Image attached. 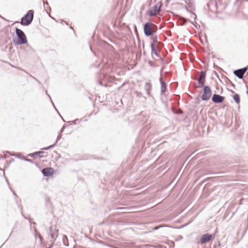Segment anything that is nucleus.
<instances>
[{
  "label": "nucleus",
  "instance_id": "1",
  "mask_svg": "<svg viewBox=\"0 0 248 248\" xmlns=\"http://www.w3.org/2000/svg\"><path fill=\"white\" fill-rule=\"evenodd\" d=\"M157 31V27L155 25L150 23H146L144 26V33L146 36H151Z\"/></svg>",
  "mask_w": 248,
  "mask_h": 248
},
{
  "label": "nucleus",
  "instance_id": "7",
  "mask_svg": "<svg viewBox=\"0 0 248 248\" xmlns=\"http://www.w3.org/2000/svg\"><path fill=\"white\" fill-rule=\"evenodd\" d=\"M214 236L212 234L206 233L203 234L201 238V243L204 244L209 242L210 240L213 239Z\"/></svg>",
  "mask_w": 248,
  "mask_h": 248
},
{
  "label": "nucleus",
  "instance_id": "9",
  "mask_svg": "<svg viewBox=\"0 0 248 248\" xmlns=\"http://www.w3.org/2000/svg\"><path fill=\"white\" fill-rule=\"evenodd\" d=\"M248 68L245 67L242 69H240L237 70H235L234 72V74L235 76L240 78H242L244 74L247 71Z\"/></svg>",
  "mask_w": 248,
  "mask_h": 248
},
{
  "label": "nucleus",
  "instance_id": "13",
  "mask_svg": "<svg viewBox=\"0 0 248 248\" xmlns=\"http://www.w3.org/2000/svg\"><path fill=\"white\" fill-rule=\"evenodd\" d=\"M166 84L165 83H162V86H161V91L162 92H164L166 90Z\"/></svg>",
  "mask_w": 248,
  "mask_h": 248
},
{
  "label": "nucleus",
  "instance_id": "3",
  "mask_svg": "<svg viewBox=\"0 0 248 248\" xmlns=\"http://www.w3.org/2000/svg\"><path fill=\"white\" fill-rule=\"evenodd\" d=\"M34 12L33 10H30L26 15L22 18L21 24L24 26L29 25L32 20Z\"/></svg>",
  "mask_w": 248,
  "mask_h": 248
},
{
  "label": "nucleus",
  "instance_id": "10",
  "mask_svg": "<svg viewBox=\"0 0 248 248\" xmlns=\"http://www.w3.org/2000/svg\"><path fill=\"white\" fill-rule=\"evenodd\" d=\"M224 99V97L217 94H214L212 97V101L215 103H221Z\"/></svg>",
  "mask_w": 248,
  "mask_h": 248
},
{
  "label": "nucleus",
  "instance_id": "14",
  "mask_svg": "<svg viewBox=\"0 0 248 248\" xmlns=\"http://www.w3.org/2000/svg\"><path fill=\"white\" fill-rule=\"evenodd\" d=\"M153 43H158L159 42L157 41V37L156 36H155L152 37Z\"/></svg>",
  "mask_w": 248,
  "mask_h": 248
},
{
  "label": "nucleus",
  "instance_id": "15",
  "mask_svg": "<svg viewBox=\"0 0 248 248\" xmlns=\"http://www.w3.org/2000/svg\"><path fill=\"white\" fill-rule=\"evenodd\" d=\"M42 152H36L35 153H33L32 154H31L30 155L31 156H33L34 155H37L38 154H40V153H41Z\"/></svg>",
  "mask_w": 248,
  "mask_h": 248
},
{
  "label": "nucleus",
  "instance_id": "8",
  "mask_svg": "<svg viewBox=\"0 0 248 248\" xmlns=\"http://www.w3.org/2000/svg\"><path fill=\"white\" fill-rule=\"evenodd\" d=\"M161 46V44L160 42L158 43H152L151 47L152 51L156 55L159 51L160 48Z\"/></svg>",
  "mask_w": 248,
  "mask_h": 248
},
{
  "label": "nucleus",
  "instance_id": "11",
  "mask_svg": "<svg viewBox=\"0 0 248 248\" xmlns=\"http://www.w3.org/2000/svg\"><path fill=\"white\" fill-rule=\"evenodd\" d=\"M198 82L201 84V87L203 86L205 82V75L202 72L201 74Z\"/></svg>",
  "mask_w": 248,
  "mask_h": 248
},
{
  "label": "nucleus",
  "instance_id": "12",
  "mask_svg": "<svg viewBox=\"0 0 248 248\" xmlns=\"http://www.w3.org/2000/svg\"><path fill=\"white\" fill-rule=\"evenodd\" d=\"M233 98L235 101V102H236L237 103H239L240 97L239 95L238 94L235 93V94H234L233 96Z\"/></svg>",
  "mask_w": 248,
  "mask_h": 248
},
{
  "label": "nucleus",
  "instance_id": "4",
  "mask_svg": "<svg viewBox=\"0 0 248 248\" xmlns=\"http://www.w3.org/2000/svg\"><path fill=\"white\" fill-rule=\"evenodd\" d=\"M160 7L161 4L160 3L155 4L153 9L147 12L148 15L150 16L158 15L160 11Z\"/></svg>",
  "mask_w": 248,
  "mask_h": 248
},
{
  "label": "nucleus",
  "instance_id": "6",
  "mask_svg": "<svg viewBox=\"0 0 248 248\" xmlns=\"http://www.w3.org/2000/svg\"><path fill=\"white\" fill-rule=\"evenodd\" d=\"M42 172L45 176H52L55 173V170L52 168H46L42 170Z\"/></svg>",
  "mask_w": 248,
  "mask_h": 248
},
{
  "label": "nucleus",
  "instance_id": "2",
  "mask_svg": "<svg viewBox=\"0 0 248 248\" xmlns=\"http://www.w3.org/2000/svg\"><path fill=\"white\" fill-rule=\"evenodd\" d=\"M16 33L18 36V40L14 41L16 45L24 44L27 42L26 36L22 31L19 29H16Z\"/></svg>",
  "mask_w": 248,
  "mask_h": 248
},
{
  "label": "nucleus",
  "instance_id": "5",
  "mask_svg": "<svg viewBox=\"0 0 248 248\" xmlns=\"http://www.w3.org/2000/svg\"><path fill=\"white\" fill-rule=\"evenodd\" d=\"M211 96V91L210 88L208 86H205L204 88L202 98L203 100H208Z\"/></svg>",
  "mask_w": 248,
  "mask_h": 248
},
{
  "label": "nucleus",
  "instance_id": "16",
  "mask_svg": "<svg viewBox=\"0 0 248 248\" xmlns=\"http://www.w3.org/2000/svg\"><path fill=\"white\" fill-rule=\"evenodd\" d=\"M157 229H158V227H157L155 228V230Z\"/></svg>",
  "mask_w": 248,
  "mask_h": 248
}]
</instances>
